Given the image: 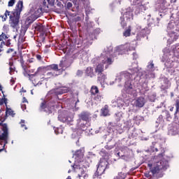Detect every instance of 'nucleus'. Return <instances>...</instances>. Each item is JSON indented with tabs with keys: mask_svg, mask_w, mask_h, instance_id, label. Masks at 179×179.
Listing matches in <instances>:
<instances>
[{
	"mask_svg": "<svg viewBox=\"0 0 179 179\" xmlns=\"http://www.w3.org/2000/svg\"><path fill=\"white\" fill-rule=\"evenodd\" d=\"M6 115H12V116L15 115L13 110L10 108L6 110Z\"/></svg>",
	"mask_w": 179,
	"mask_h": 179,
	"instance_id": "54",
	"label": "nucleus"
},
{
	"mask_svg": "<svg viewBox=\"0 0 179 179\" xmlns=\"http://www.w3.org/2000/svg\"><path fill=\"white\" fill-rule=\"evenodd\" d=\"M90 164L89 162L84 161L83 159L79 163H74L73 165L71 166L73 170H75L76 173H78V176L76 179H87V173H86V171L88 167H90Z\"/></svg>",
	"mask_w": 179,
	"mask_h": 179,
	"instance_id": "9",
	"label": "nucleus"
},
{
	"mask_svg": "<svg viewBox=\"0 0 179 179\" xmlns=\"http://www.w3.org/2000/svg\"><path fill=\"white\" fill-rule=\"evenodd\" d=\"M144 120H145V118L140 115H137L134 117V122H136L137 125H139V124H141V122H142V121H144Z\"/></svg>",
	"mask_w": 179,
	"mask_h": 179,
	"instance_id": "42",
	"label": "nucleus"
},
{
	"mask_svg": "<svg viewBox=\"0 0 179 179\" xmlns=\"http://www.w3.org/2000/svg\"><path fill=\"white\" fill-rule=\"evenodd\" d=\"M73 6V4L71 2H68L66 4V7L68 8V9H71V8H72Z\"/></svg>",
	"mask_w": 179,
	"mask_h": 179,
	"instance_id": "62",
	"label": "nucleus"
},
{
	"mask_svg": "<svg viewBox=\"0 0 179 179\" xmlns=\"http://www.w3.org/2000/svg\"><path fill=\"white\" fill-rule=\"evenodd\" d=\"M78 129L73 131L71 134L72 139H76V145H79L78 143L79 139H80V135H82V131H87V127H89V123L87 122H84L79 120V122L77 124Z\"/></svg>",
	"mask_w": 179,
	"mask_h": 179,
	"instance_id": "13",
	"label": "nucleus"
},
{
	"mask_svg": "<svg viewBox=\"0 0 179 179\" xmlns=\"http://www.w3.org/2000/svg\"><path fill=\"white\" fill-rule=\"evenodd\" d=\"M45 69H48V71H52L53 72H55L56 73H58V65L57 64H52L50 66H48V67H39L38 68L37 71L34 74H30L29 73H24V76H28L29 80L32 82L33 85L34 86H40V85L43 84V79H44V76H43V74L44 73V71Z\"/></svg>",
	"mask_w": 179,
	"mask_h": 179,
	"instance_id": "3",
	"label": "nucleus"
},
{
	"mask_svg": "<svg viewBox=\"0 0 179 179\" xmlns=\"http://www.w3.org/2000/svg\"><path fill=\"white\" fill-rule=\"evenodd\" d=\"M10 75H13V73H15V66H13V63L10 62Z\"/></svg>",
	"mask_w": 179,
	"mask_h": 179,
	"instance_id": "48",
	"label": "nucleus"
},
{
	"mask_svg": "<svg viewBox=\"0 0 179 179\" xmlns=\"http://www.w3.org/2000/svg\"><path fill=\"white\" fill-rule=\"evenodd\" d=\"M20 124H21L22 128H23L24 127V129H27V127H26V125L23 124H24V120H21Z\"/></svg>",
	"mask_w": 179,
	"mask_h": 179,
	"instance_id": "61",
	"label": "nucleus"
},
{
	"mask_svg": "<svg viewBox=\"0 0 179 179\" xmlns=\"http://www.w3.org/2000/svg\"><path fill=\"white\" fill-rule=\"evenodd\" d=\"M166 120H168V121H170V120L171 119V116L170 115V113L168 111L166 112Z\"/></svg>",
	"mask_w": 179,
	"mask_h": 179,
	"instance_id": "63",
	"label": "nucleus"
},
{
	"mask_svg": "<svg viewBox=\"0 0 179 179\" xmlns=\"http://www.w3.org/2000/svg\"><path fill=\"white\" fill-rule=\"evenodd\" d=\"M80 20H82V17L78 16L73 18V22H80Z\"/></svg>",
	"mask_w": 179,
	"mask_h": 179,
	"instance_id": "58",
	"label": "nucleus"
},
{
	"mask_svg": "<svg viewBox=\"0 0 179 179\" xmlns=\"http://www.w3.org/2000/svg\"><path fill=\"white\" fill-rule=\"evenodd\" d=\"M6 143H8V127L4 126L3 128V134H1V140H0V145L2 146L1 148L0 147V152L3 151Z\"/></svg>",
	"mask_w": 179,
	"mask_h": 179,
	"instance_id": "22",
	"label": "nucleus"
},
{
	"mask_svg": "<svg viewBox=\"0 0 179 179\" xmlns=\"http://www.w3.org/2000/svg\"><path fill=\"white\" fill-rule=\"evenodd\" d=\"M97 80L100 83L101 87H104V83H106V79H107V76L103 73L97 74Z\"/></svg>",
	"mask_w": 179,
	"mask_h": 179,
	"instance_id": "29",
	"label": "nucleus"
},
{
	"mask_svg": "<svg viewBox=\"0 0 179 179\" xmlns=\"http://www.w3.org/2000/svg\"><path fill=\"white\" fill-rule=\"evenodd\" d=\"M162 61L164 62L166 68H173L174 62H179V43L175 45L173 52L169 49H164Z\"/></svg>",
	"mask_w": 179,
	"mask_h": 179,
	"instance_id": "4",
	"label": "nucleus"
},
{
	"mask_svg": "<svg viewBox=\"0 0 179 179\" xmlns=\"http://www.w3.org/2000/svg\"><path fill=\"white\" fill-rule=\"evenodd\" d=\"M116 132H117V134H122V132H124V131H125V129H127V127L126 126H122L121 124H117L115 126V127Z\"/></svg>",
	"mask_w": 179,
	"mask_h": 179,
	"instance_id": "37",
	"label": "nucleus"
},
{
	"mask_svg": "<svg viewBox=\"0 0 179 179\" xmlns=\"http://www.w3.org/2000/svg\"><path fill=\"white\" fill-rule=\"evenodd\" d=\"M92 97V102H91V105L94 104H100L101 103V100H103V96L100 94H97L96 95H94Z\"/></svg>",
	"mask_w": 179,
	"mask_h": 179,
	"instance_id": "30",
	"label": "nucleus"
},
{
	"mask_svg": "<svg viewBox=\"0 0 179 179\" xmlns=\"http://www.w3.org/2000/svg\"><path fill=\"white\" fill-rule=\"evenodd\" d=\"M167 1L166 0H157L155 3V8L159 12H163L167 9Z\"/></svg>",
	"mask_w": 179,
	"mask_h": 179,
	"instance_id": "25",
	"label": "nucleus"
},
{
	"mask_svg": "<svg viewBox=\"0 0 179 179\" xmlns=\"http://www.w3.org/2000/svg\"><path fill=\"white\" fill-rule=\"evenodd\" d=\"M148 166L150 168V172L145 173L146 178L152 179V174L157 177H163L162 170H167L169 169V162L163 158V153H161L158 156L152 157L151 163H149Z\"/></svg>",
	"mask_w": 179,
	"mask_h": 179,
	"instance_id": "2",
	"label": "nucleus"
},
{
	"mask_svg": "<svg viewBox=\"0 0 179 179\" xmlns=\"http://www.w3.org/2000/svg\"><path fill=\"white\" fill-rule=\"evenodd\" d=\"M78 58L82 60L80 64H86V62H89V57H87V53H86V52L80 53Z\"/></svg>",
	"mask_w": 179,
	"mask_h": 179,
	"instance_id": "32",
	"label": "nucleus"
},
{
	"mask_svg": "<svg viewBox=\"0 0 179 179\" xmlns=\"http://www.w3.org/2000/svg\"><path fill=\"white\" fill-rule=\"evenodd\" d=\"M124 126L126 127V129H129V128H131V127H133L132 123H131L130 120H128L127 122H125Z\"/></svg>",
	"mask_w": 179,
	"mask_h": 179,
	"instance_id": "51",
	"label": "nucleus"
},
{
	"mask_svg": "<svg viewBox=\"0 0 179 179\" xmlns=\"http://www.w3.org/2000/svg\"><path fill=\"white\" fill-rule=\"evenodd\" d=\"M178 31L179 22H175L174 20H171L167 26V32L169 37H170V38L168 39L169 43H173V41H176V40L178 39Z\"/></svg>",
	"mask_w": 179,
	"mask_h": 179,
	"instance_id": "11",
	"label": "nucleus"
},
{
	"mask_svg": "<svg viewBox=\"0 0 179 179\" xmlns=\"http://www.w3.org/2000/svg\"><path fill=\"white\" fill-rule=\"evenodd\" d=\"M94 59H96V58L92 59L93 64H96L94 72L95 73H97V75H100V73H103L105 69H107L108 68L106 69V64L103 63V62L99 60L94 61Z\"/></svg>",
	"mask_w": 179,
	"mask_h": 179,
	"instance_id": "21",
	"label": "nucleus"
},
{
	"mask_svg": "<svg viewBox=\"0 0 179 179\" xmlns=\"http://www.w3.org/2000/svg\"><path fill=\"white\" fill-rule=\"evenodd\" d=\"M72 62H73L72 58H63L60 62L59 66L62 68V69H64V68H69V66L72 65Z\"/></svg>",
	"mask_w": 179,
	"mask_h": 179,
	"instance_id": "27",
	"label": "nucleus"
},
{
	"mask_svg": "<svg viewBox=\"0 0 179 179\" xmlns=\"http://www.w3.org/2000/svg\"><path fill=\"white\" fill-rule=\"evenodd\" d=\"M83 5L85 6V13L87 15H90V13L93 9L90 7V2L88 0H83Z\"/></svg>",
	"mask_w": 179,
	"mask_h": 179,
	"instance_id": "31",
	"label": "nucleus"
},
{
	"mask_svg": "<svg viewBox=\"0 0 179 179\" xmlns=\"http://www.w3.org/2000/svg\"><path fill=\"white\" fill-rule=\"evenodd\" d=\"M136 30L137 41H139L142 37H145L146 34H150V30L148 27L142 28L140 25H136L135 27H131L130 26L123 32L124 37H129L131 36V31Z\"/></svg>",
	"mask_w": 179,
	"mask_h": 179,
	"instance_id": "10",
	"label": "nucleus"
},
{
	"mask_svg": "<svg viewBox=\"0 0 179 179\" xmlns=\"http://www.w3.org/2000/svg\"><path fill=\"white\" fill-rule=\"evenodd\" d=\"M31 16L27 18V23H33L34 20L38 19L40 16H41V13H43V10L41 8H34L32 7L30 10Z\"/></svg>",
	"mask_w": 179,
	"mask_h": 179,
	"instance_id": "16",
	"label": "nucleus"
},
{
	"mask_svg": "<svg viewBox=\"0 0 179 179\" xmlns=\"http://www.w3.org/2000/svg\"><path fill=\"white\" fill-rule=\"evenodd\" d=\"M101 114L103 117H108L110 115V110H108V106L105 105L101 110Z\"/></svg>",
	"mask_w": 179,
	"mask_h": 179,
	"instance_id": "34",
	"label": "nucleus"
},
{
	"mask_svg": "<svg viewBox=\"0 0 179 179\" xmlns=\"http://www.w3.org/2000/svg\"><path fill=\"white\" fill-rule=\"evenodd\" d=\"M115 57V55H113V45H110L106 46L100 57H95L94 61H101V62L105 64V68L107 69L110 65H113Z\"/></svg>",
	"mask_w": 179,
	"mask_h": 179,
	"instance_id": "5",
	"label": "nucleus"
},
{
	"mask_svg": "<svg viewBox=\"0 0 179 179\" xmlns=\"http://www.w3.org/2000/svg\"><path fill=\"white\" fill-rule=\"evenodd\" d=\"M15 0H10L9 1H8V6H13V5H15Z\"/></svg>",
	"mask_w": 179,
	"mask_h": 179,
	"instance_id": "60",
	"label": "nucleus"
},
{
	"mask_svg": "<svg viewBox=\"0 0 179 179\" xmlns=\"http://www.w3.org/2000/svg\"><path fill=\"white\" fill-rule=\"evenodd\" d=\"M60 73H57L55 71H50L46 73V78L43 77V81L44 79H50L51 78H55V76H58Z\"/></svg>",
	"mask_w": 179,
	"mask_h": 179,
	"instance_id": "38",
	"label": "nucleus"
},
{
	"mask_svg": "<svg viewBox=\"0 0 179 179\" xmlns=\"http://www.w3.org/2000/svg\"><path fill=\"white\" fill-rule=\"evenodd\" d=\"M179 111V101H177L176 102V111L175 113V114H177V113H178Z\"/></svg>",
	"mask_w": 179,
	"mask_h": 179,
	"instance_id": "64",
	"label": "nucleus"
},
{
	"mask_svg": "<svg viewBox=\"0 0 179 179\" xmlns=\"http://www.w3.org/2000/svg\"><path fill=\"white\" fill-rule=\"evenodd\" d=\"M79 117L80 118V121L87 122V120H89V113L83 112L79 115Z\"/></svg>",
	"mask_w": 179,
	"mask_h": 179,
	"instance_id": "36",
	"label": "nucleus"
},
{
	"mask_svg": "<svg viewBox=\"0 0 179 179\" xmlns=\"http://www.w3.org/2000/svg\"><path fill=\"white\" fill-rule=\"evenodd\" d=\"M100 155L102 157L100 159L96 171L94 175V177L96 178H101L100 176L104 174L106 169H108V159H110L108 153L105 150H101Z\"/></svg>",
	"mask_w": 179,
	"mask_h": 179,
	"instance_id": "7",
	"label": "nucleus"
},
{
	"mask_svg": "<svg viewBox=\"0 0 179 179\" xmlns=\"http://www.w3.org/2000/svg\"><path fill=\"white\" fill-rule=\"evenodd\" d=\"M124 117V113L122 112H117L115 114V119L117 121H121Z\"/></svg>",
	"mask_w": 179,
	"mask_h": 179,
	"instance_id": "46",
	"label": "nucleus"
},
{
	"mask_svg": "<svg viewBox=\"0 0 179 179\" xmlns=\"http://www.w3.org/2000/svg\"><path fill=\"white\" fill-rule=\"evenodd\" d=\"M132 99H135V97L131 96V94H128V97L124 99H122V98H117L116 101L117 107L119 108H121L122 107H128Z\"/></svg>",
	"mask_w": 179,
	"mask_h": 179,
	"instance_id": "20",
	"label": "nucleus"
},
{
	"mask_svg": "<svg viewBox=\"0 0 179 179\" xmlns=\"http://www.w3.org/2000/svg\"><path fill=\"white\" fill-rule=\"evenodd\" d=\"M7 38H9V37L8 36V35L2 33L0 35V41H2V40H7Z\"/></svg>",
	"mask_w": 179,
	"mask_h": 179,
	"instance_id": "52",
	"label": "nucleus"
},
{
	"mask_svg": "<svg viewBox=\"0 0 179 179\" xmlns=\"http://www.w3.org/2000/svg\"><path fill=\"white\" fill-rule=\"evenodd\" d=\"M156 127H163V124H164V120H163V115H159V117L157 119L156 121Z\"/></svg>",
	"mask_w": 179,
	"mask_h": 179,
	"instance_id": "43",
	"label": "nucleus"
},
{
	"mask_svg": "<svg viewBox=\"0 0 179 179\" xmlns=\"http://www.w3.org/2000/svg\"><path fill=\"white\" fill-rule=\"evenodd\" d=\"M47 3L50 5L51 6H52V5H54V0H44L43 1V5L44 6H47Z\"/></svg>",
	"mask_w": 179,
	"mask_h": 179,
	"instance_id": "49",
	"label": "nucleus"
},
{
	"mask_svg": "<svg viewBox=\"0 0 179 179\" xmlns=\"http://www.w3.org/2000/svg\"><path fill=\"white\" fill-rule=\"evenodd\" d=\"M87 29H90V27H92L94 26V24L90 21L86 22Z\"/></svg>",
	"mask_w": 179,
	"mask_h": 179,
	"instance_id": "57",
	"label": "nucleus"
},
{
	"mask_svg": "<svg viewBox=\"0 0 179 179\" xmlns=\"http://www.w3.org/2000/svg\"><path fill=\"white\" fill-rule=\"evenodd\" d=\"M101 33V29L100 28H96L94 30V36H99Z\"/></svg>",
	"mask_w": 179,
	"mask_h": 179,
	"instance_id": "53",
	"label": "nucleus"
},
{
	"mask_svg": "<svg viewBox=\"0 0 179 179\" xmlns=\"http://www.w3.org/2000/svg\"><path fill=\"white\" fill-rule=\"evenodd\" d=\"M100 155L102 157L100 159L96 171L94 175V177L96 178H101L100 176L104 174L106 169H108V159H110L108 153L105 150H101Z\"/></svg>",
	"mask_w": 179,
	"mask_h": 179,
	"instance_id": "6",
	"label": "nucleus"
},
{
	"mask_svg": "<svg viewBox=\"0 0 179 179\" xmlns=\"http://www.w3.org/2000/svg\"><path fill=\"white\" fill-rule=\"evenodd\" d=\"M83 156H85V148H82L80 150L76 151L73 157H75L74 163H79L83 160Z\"/></svg>",
	"mask_w": 179,
	"mask_h": 179,
	"instance_id": "23",
	"label": "nucleus"
},
{
	"mask_svg": "<svg viewBox=\"0 0 179 179\" xmlns=\"http://www.w3.org/2000/svg\"><path fill=\"white\" fill-rule=\"evenodd\" d=\"M23 9V1H19L15 7V11L13 12V16H10L9 24L12 29L17 31L20 27H19V19L20 13Z\"/></svg>",
	"mask_w": 179,
	"mask_h": 179,
	"instance_id": "8",
	"label": "nucleus"
},
{
	"mask_svg": "<svg viewBox=\"0 0 179 179\" xmlns=\"http://www.w3.org/2000/svg\"><path fill=\"white\" fill-rule=\"evenodd\" d=\"M134 18V9L128 7L122 10V17H120V24L122 27H125L127 23Z\"/></svg>",
	"mask_w": 179,
	"mask_h": 179,
	"instance_id": "14",
	"label": "nucleus"
},
{
	"mask_svg": "<svg viewBox=\"0 0 179 179\" xmlns=\"http://www.w3.org/2000/svg\"><path fill=\"white\" fill-rule=\"evenodd\" d=\"M164 80H165V85H162V89H164V90L169 89V86H170V83L169 82V80L166 79Z\"/></svg>",
	"mask_w": 179,
	"mask_h": 179,
	"instance_id": "50",
	"label": "nucleus"
},
{
	"mask_svg": "<svg viewBox=\"0 0 179 179\" xmlns=\"http://www.w3.org/2000/svg\"><path fill=\"white\" fill-rule=\"evenodd\" d=\"M113 148H114L113 145H106L105 146V149H106L107 150H111V149H113Z\"/></svg>",
	"mask_w": 179,
	"mask_h": 179,
	"instance_id": "59",
	"label": "nucleus"
},
{
	"mask_svg": "<svg viewBox=\"0 0 179 179\" xmlns=\"http://www.w3.org/2000/svg\"><path fill=\"white\" fill-rule=\"evenodd\" d=\"M78 93L76 92V97L75 98L74 101H73V103L74 104L73 106V111H78V110H79V108L76 107V104H78V103H79V98L78 97Z\"/></svg>",
	"mask_w": 179,
	"mask_h": 179,
	"instance_id": "40",
	"label": "nucleus"
},
{
	"mask_svg": "<svg viewBox=\"0 0 179 179\" xmlns=\"http://www.w3.org/2000/svg\"><path fill=\"white\" fill-rule=\"evenodd\" d=\"M55 108V103H54V101L52 99L50 101H44L41 104V111H45V113H48V114H51V113L54 111Z\"/></svg>",
	"mask_w": 179,
	"mask_h": 179,
	"instance_id": "17",
	"label": "nucleus"
},
{
	"mask_svg": "<svg viewBox=\"0 0 179 179\" xmlns=\"http://www.w3.org/2000/svg\"><path fill=\"white\" fill-rule=\"evenodd\" d=\"M155 64H153V61H150L148 62L147 65L146 70L145 71V76L146 79H153L155 78Z\"/></svg>",
	"mask_w": 179,
	"mask_h": 179,
	"instance_id": "18",
	"label": "nucleus"
},
{
	"mask_svg": "<svg viewBox=\"0 0 179 179\" xmlns=\"http://www.w3.org/2000/svg\"><path fill=\"white\" fill-rule=\"evenodd\" d=\"M138 130L134 129L129 134V139H136L138 138Z\"/></svg>",
	"mask_w": 179,
	"mask_h": 179,
	"instance_id": "39",
	"label": "nucleus"
},
{
	"mask_svg": "<svg viewBox=\"0 0 179 179\" xmlns=\"http://www.w3.org/2000/svg\"><path fill=\"white\" fill-rule=\"evenodd\" d=\"M90 93L92 96H96V94H99V87L97 86H92L91 87Z\"/></svg>",
	"mask_w": 179,
	"mask_h": 179,
	"instance_id": "44",
	"label": "nucleus"
},
{
	"mask_svg": "<svg viewBox=\"0 0 179 179\" xmlns=\"http://www.w3.org/2000/svg\"><path fill=\"white\" fill-rule=\"evenodd\" d=\"M148 151L152 152V153L155 152H158L159 150L157 149V143H152V145L150 146Z\"/></svg>",
	"mask_w": 179,
	"mask_h": 179,
	"instance_id": "45",
	"label": "nucleus"
},
{
	"mask_svg": "<svg viewBox=\"0 0 179 179\" xmlns=\"http://www.w3.org/2000/svg\"><path fill=\"white\" fill-rule=\"evenodd\" d=\"M55 134L58 135L59 134H62L64 132V129L62 127H54Z\"/></svg>",
	"mask_w": 179,
	"mask_h": 179,
	"instance_id": "47",
	"label": "nucleus"
},
{
	"mask_svg": "<svg viewBox=\"0 0 179 179\" xmlns=\"http://www.w3.org/2000/svg\"><path fill=\"white\" fill-rule=\"evenodd\" d=\"M70 91H71V88L68 87H61L57 90L56 93L57 94H64V93H68V92H70Z\"/></svg>",
	"mask_w": 179,
	"mask_h": 179,
	"instance_id": "33",
	"label": "nucleus"
},
{
	"mask_svg": "<svg viewBox=\"0 0 179 179\" xmlns=\"http://www.w3.org/2000/svg\"><path fill=\"white\" fill-rule=\"evenodd\" d=\"M150 101L154 102L156 100V94H152V96H149Z\"/></svg>",
	"mask_w": 179,
	"mask_h": 179,
	"instance_id": "56",
	"label": "nucleus"
},
{
	"mask_svg": "<svg viewBox=\"0 0 179 179\" xmlns=\"http://www.w3.org/2000/svg\"><path fill=\"white\" fill-rule=\"evenodd\" d=\"M85 75L86 76H89V78H94V71L93 69V67H87L85 69Z\"/></svg>",
	"mask_w": 179,
	"mask_h": 179,
	"instance_id": "35",
	"label": "nucleus"
},
{
	"mask_svg": "<svg viewBox=\"0 0 179 179\" xmlns=\"http://www.w3.org/2000/svg\"><path fill=\"white\" fill-rule=\"evenodd\" d=\"M129 71H131V74L127 71L118 73L115 82L118 83V86H124V85L126 93L130 94L131 97H136L138 91L134 85V80L136 83H139V80L143 76V73H142V69H139L138 67L130 69Z\"/></svg>",
	"mask_w": 179,
	"mask_h": 179,
	"instance_id": "1",
	"label": "nucleus"
},
{
	"mask_svg": "<svg viewBox=\"0 0 179 179\" xmlns=\"http://www.w3.org/2000/svg\"><path fill=\"white\" fill-rule=\"evenodd\" d=\"M136 47V41H132L129 43H125L124 45H120L116 46L114 50V55H122V54H125V52H128V51H134Z\"/></svg>",
	"mask_w": 179,
	"mask_h": 179,
	"instance_id": "12",
	"label": "nucleus"
},
{
	"mask_svg": "<svg viewBox=\"0 0 179 179\" xmlns=\"http://www.w3.org/2000/svg\"><path fill=\"white\" fill-rule=\"evenodd\" d=\"M168 134L171 136L179 135V124L173 123L172 126L169 127Z\"/></svg>",
	"mask_w": 179,
	"mask_h": 179,
	"instance_id": "26",
	"label": "nucleus"
},
{
	"mask_svg": "<svg viewBox=\"0 0 179 179\" xmlns=\"http://www.w3.org/2000/svg\"><path fill=\"white\" fill-rule=\"evenodd\" d=\"M145 20H147L148 22V26H153L155 25L156 24L155 23V20L154 19H150V15H148L145 17H144Z\"/></svg>",
	"mask_w": 179,
	"mask_h": 179,
	"instance_id": "41",
	"label": "nucleus"
},
{
	"mask_svg": "<svg viewBox=\"0 0 179 179\" xmlns=\"http://www.w3.org/2000/svg\"><path fill=\"white\" fill-rule=\"evenodd\" d=\"M145 103H146V101L145 100V97L143 96H139L134 101L136 107H139L140 108H142V107L145 106Z\"/></svg>",
	"mask_w": 179,
	"mask_h": 179,
	"instance_id": "28",
	"label": "nucleus"
},
{
	"mask_svg": "<svg viewBox=\"0 0 179 179\" xmlns=\"http://www.w3.org/2000/svg\"><path fill=\"white\" fill-rule=\"evenodd\" d=\"M148 90H149V87H148V85L146 84H145L144 91H143V89L140 91V92L141 93V94H145V92H148Z\"/></svg>",
	"mask_w": 179,
	"mask_h": 179,
	"instance_id": "55",
	"label": "nucleus"
},
{
	"mask_svg": "<svg viewBox=\"0 0 179 179\" xmlns=\"http://www.w3.org/2000/svg\"><path fill=\"white\" fill-rule=\"evenodd\" d=\"M131 152L128 148H124L121 152H117V155L118 157H122L123 160L127 162L129 159V155H131Z\"/></svg>",
	"mask_w": 179,
	"mask_h": 179,
	"instance_id": "24",
	"label": "nucleus"
},
{
	"mask_svg": "<svg viewBox=\"0 0 179 179\" xmlns=\"http://www.w3.org/2000/svg\"><path fill=\"white\" fill-rule=\"evenodd\" d=\"M130 1L131 2V5L138 6L135 10L136 15H139L141 12H143V10H146V9H148V7L146 6V5H148L149 2L143 5L142 2H143V0H130Z\"/></svg>",
	"mask_w": 179,
	"mask_h": 179,
	"instance_id": "19",
	"label": "nucleus"
},
{
	"mask_svg": "<svg viewBox=\"0 0 179 179\" xmlns=\"http://www.w3.org/2000/svg\"><path fill=\"white\" fill-rule=\"evenodd\" d=\"M58 120L59 121H61V122H65L67 125H73V113L68 110L60 112L58 116Z\"/></svg>",
	"mask_w": 179,
	"mask_h": 179,
	"instance_id": "15",
	"label": "nucleus"
}]
</instances>
